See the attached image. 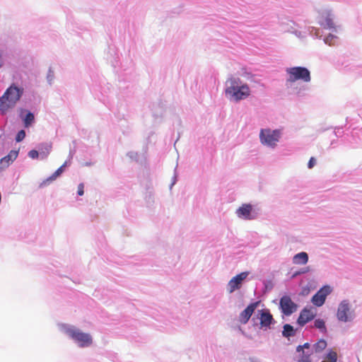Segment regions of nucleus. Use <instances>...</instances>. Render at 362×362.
<instances>
[{
	"label": "nucleus",
	"instance_id": "26",
	"mask_svg": "<svg viewBox=\"0 0 362 362\" xmlns=\"http://www.w3.org/2000/svg\"><path fill=\"white\" fill-rule=\"evenodd\" d=\"M28 156L30 158H31L33 159H35V158H37V157L39 156V153L36 150H31L29 151Z\"/></svg>",
	"mask_w": 362,
	"mask_h": 362
},
{
	"label": "nucleus",
	"instance_id": "17",
	"mask_svg": "<svg viewBox=\"0 0 362 362\" xmlns=\"http://www.w3.org/2000/svg\"><path fill=\"white\" fill-rule=\"evenodd\" d=\"M18 152L17 151H11L9 153L0 160V168H7L18 157Z\"/></svg>",
	"mask_w": 362,
	"mask_h": 362
},
{
	"label": "nucleus",
	"instance_id": "21",
	"mask_svg": "<svg viewBox=\"0 0 362 362\" xmlns=\"http://www.w3.org/2000/svg\"><path fill=\"white\" fill-rule=\"evenodd\" d=\"M66 166V163H64L61 167H59L51 176H49L47 181H53L57 179V177H59L63 172L64 168Z\"/></svg>",
	"mask_w": 362,
	"mask_h": 362
},
{
	"label": "nucleus",
	"instance_id": "11",
	"mask_svg": "<svg viewBox=\"0 0 362 362\" xmlns=\"http://www.w3.org/2000/svg\"><path fill=\"white\" fill-rule=\"evenodd\" d=\"M258 315H259V324L262 328H269L270 325L274 322L273 316L268 309L258 310Z\"/></svg>",
	"mask_w": 362,
	"mask_h": 362
},
{
	"label": "nucleus",
	"instance_id": "18",
	"mask_svg": "<svg viewBox=\"0 0 362 362\" xmlns=\"http://www.w3.org/2000/svg\"><path fill=\"white\" fill-rule=\"evenodd\" d=\"M308 260V254L305 252L296 255L293 258V262L295 264H305Z\"/></svg>",
	"mask_w": 362,
	"mask_h": 362
},
{
	"label": "nucleus",
	"instance_id": "25",
	"mask_svg": "<svg viewBox=\"0 0 362 362\" xmlns=\"http://www.w3.org/2000/svg\"><path fill=\"white\" fill-rule=\"evenodd\" d=\"M326 346H327V342L325 340H324V339L318 340V350L319 349L323 350L326 348Z\"/></svg>",
	"mask_w": 362,
	"mask_h": 362
},
{
	"label": "nucleus",
	"instance_id": "20",
	"mask_svg": "<svg viewBox=\"0 0 362 362\" xmlns=\"http://www.w3.org/2000/svg\"><path fill=\"white\" fill-rule=\"evenodd\" d=\"M282 334L284 337L286 338L293 337L296 334V330L291 325L286 324L284 325V330L282 332Z\"/></svg>",
	"mask_w": 362,
	"mask_h": 362
},
{
	"label": "nucleus",
	"instance_id": "3",
	"mask_svg": "<svg viewBox=\"0 0 362 362\" xmlns=\"http://www.w3.org/2000/svg\"><path fill=\"white\" fill-rule=\"evenodd\" d=\"M230 85L226 89V94L235 101L247 98L250 95V90L247 84L239 86L240 79L230 78L228 80Z\"/></svg>",
	"mask_w": 362,
	"mask_h": 362
},
{
	"label": "nucleus",
	"instance_id": "5",
	"mask_svg": "<svg viewBox=\"0 0 362 362\" xmlns=\"http://www.w3.org/2000/svg\"><path fill=\"white\" fill-rule=\"evenodd\" d=\"M288 75L286 84H291L297 81L308 82L310 81V71L305 67L295 66L286 70Z\"/></svg>",
	"mask_w": 362,
	"mask_h": 362
},
{
	"label": "nucleus",
	"instance_id": "7",
	"mask_svg": "<svg viewBox=\"0 0 362 362\" xmlns=\"http://www.w3.org/2000/svg\"><path fill=\"white\" fill-rule=\"evenodd\" d=\"M68 334L81 347L88 346L92 344V337L89 334L74 329H69Z\"/></svg>",
	"mask_w": 362,
	"mask_h": 362
},
{
	"label": "nucleus",
	"instance_id": "28",
	"mask_svg": "<svg viewBox=\"0 0 362 362\" xmlns=\"http://www.w3.org/2000/svg\"><path fill=\"white\" fill-rule=\"evenodd\" d=\"M315 164V159L314 157H311L310 160H309V162H308V168H313Z\"/></svg>",
	"mask_w": 362,
	"mask_h": 362
},
{
	"label": "nucleus",
	"instance_id": "9",
	"mask_svg": "<svg viewBox=\"0 0 362 362\" xmlns=\"http://www.w3.org/2000/svg\"><path fill=\"white\" fill-rule=\"evenodd\" d=\"M296 351L298 354V362H311L310 356L313 354V351L310 344L305 343L303 346H298L296 349Z\"/></svg>",
	"mask_w": 362,
	"mask_h": 362
},
{
	"label": "nucleus",
	"instance_id": "6",
	"mask_svg": "<svg viewBox=\"0 0 362 362\" xmlns=\"http://www.w3.org/2000/svg\"><path fill=\"white\" fill-rule=\"evenodd\" d=\"M261 142L269 146H274L279 141L280 137V132L279 130H273L267 129H262L259 134Z\"/></svg>",
	"mask_w": 362,
	"mask_h": 362
},
{
	"label": "nucleus",
	"instance_id": "24",
	"mask_svg": "<svg viewBox=\"0 0 362 362\" xmlns=\"http://www.w3.org/2000/svg\"><path fill=\"white\" fill-rule=\"evenodd\" d=\"M25 136V132L24 130H21L18 132L17 135H16V141L17 142H20L21 141Z\"/></svg>",
	"mask_w": 362,
	"mask_h": 362
},
{
	"label": "nucleus",
	"instance_id": "29",
	"mask_svg": "<svg viewBox=\"0 0 362 362\" xmlns=\"http://www.w3.org/2000/svg\"><path fill=\"white\" fill-rule=\"evenodd\" d=\"M312 302L314 305H317V293L312 297Z\"/></svg>",
	"mask_w": 362,
	"mask_h": 362
},
{
	"label": "nucleus",
	"instance_id": "10",
	"mask_svg": "<svg viewBox=\"0 0 362 362\" xmlns=\"http://www.w3.org/2000/svg\"><path fill=\"white\" fill-rule=\"evenodd\" d=\"M259 303L260 301H257L248 305L247 308L240 313L238 317L239 322L243 325L246 324Z\"/></svg>",
	"mask_w": 362,
	"mask_h": 362
},
{
	"label": "nucleus",
	"instance_id": "22",
	"mask_svg": "<svg viewBox=\"0 0 362 362\" xmlns=\"http://www.w3.org/2000/svg\"><path fill=\"white\" fill-rule=\"evenodd\" d=\"M23 121L25 127H28L34 121V115L32 112H28Z\"/></svg>",
	"mask_w": 362,
	"mask_h": 362
},
{
	"label": "nucleus",
	"instance_id": "4",
	"mask_svg": "<svg viewBox=\"0 0 362 362\" xmlns=\"http://www.w3.org/2000/svg\"><path fill=\"white\" fill-rule=\"evenodd\" d=\"M355 317V310L351 301L348 299L342 300L338 305L337 320L342 322H350L354 320Z\"/></svg>",
	"mask_w": 362,
	"mask_h": 362
},
{
	"label": "nucleus",
	"instance_id": "27",
	"mask_svg": "<svg viewBox=\"0 0 362 362\" xmlns=\"http://www.w3.org/2000/svg\"><path fill=\"white\" fill-rule=\"evenodd\" d=\"M83 189H84L83 184V183L79 184L78 186V191H77V193L79 196L83 195V194H84Z\"/></svg>",
	"mask_w": 362,
	"mask_h": 362
},
{
	"label": "nucleus",
	"instance_id": "14",
	"mask_svg": "<svg viewBox=\"0 0 362 362\" xmlns=\"http://www.w3.org/2000/svg\"><path fill=\"white\" fill-rule=\"evenodd\" d=\"M252 211V206L250 204H244L240 207H239L236 214L238 217L243 218L245 219L251 220L255 218L254 216L251 215Z\"/></svg>",
	"mask_w": 362,
	"mask_h": 362
},
{
	"label": "nucleus",
	"instance_id": "12",
	"mask_svg": "<svg viewBox=\"0 0 362 362\" xmlns=\"http://www.w3.org/2000/svg\"><path fill=\"white\" fill-rule=\"evenodd\" d=\"M247 276L248 272H244L232 278L228 284L229 293H233L236 289L240 288L243 281L245 280Z\"/></svg>",
	"mask_w": 362,
	"mask_h": 362
},
{
	"label": "nucleus",
	"instance_id": "8",
	"mask_svg": "<svg viewBox=\"0 0 362 362\" xmlns=\"http://www.w3.org/2000/svg\"><path fill=\"white\" fill-rule=\"evenodd\" d=\"M280 308L284 315H291L297 310L298 306L289 296H284L280 299Z\"/></svg>",
	"mask_w": 362,
	"mask_h": 362
},
{
	"label": "nucleus",
	"instance_id": "19",
	"mask_svg": "<svg viewBox=\"0 0 362 362\" xmlns=\"http://www.w3.org/2000/svg\"><path fill=\"white\" fill-rule=\"evenodd\" d=\"M321 358L322 362H337V352L332 349H329L327 353L324 354Z\"/></svg>",
	"mask_w": 362,
	"mask_h": 362
},
{
	"label": "nucleus",
	"instance_id": "23",
	"mask_svg": "<svg viewBox=\"0 0 362 362\" xmlns=\"http://www.w3.org/2000/svg\"><path fill=\"white\" fill-rule=\"evenodd\" d=\"M318 332L323 334L327 332V328L324 320L320 319H318Z\"/></svg>",
	"mask_w": 362,
	"mask_h": 362
},
{
	"label": "nucleus",
	"instance_id": "2",
	"mask_svg": "<svg viewBox=\"0 0 362 362\" xmlns=\"http://www.w3.org/2000/svg\"><path fill=\"white\" fill-rule=\"evenodd\" d=\"M23 89L12 85L0 98V110L5 113L8 109L15 106L23 95Z\"/></svg>",
	"mask_w": 362,
	"mask_h": 362
},
{
	"label": "nucleus",
	"instance_id": "15",
	"mask_svg": "<svg viewBox=\"0 0 362 362\" xmlns=\"http://www.w3.org/2000/svg\"><path fill=\"white\" fill-rule=\"evenodd\" d=\"M315 317V313L311 309L304 308L300 313L298 318V323L300 326H303L309 321L312 320Z\"/></svg>",
	"mask_w": 362,
	"mask_h": 362
},
{
	"label": "nucleus",
	"instance_id": "13",
	"mask_svg": "<svg viewBox=\"0 0 362 362\" xmlns=\"http://www.w3.org/2000/svg\"><path fill=\"white\" fill-rule=\"evenodd\" d=\"M334 291V287L329 284H325L318 289V308L322 306L327 298Z\"/></svg>",
	"mask_w": 362,
	"mask_h": 362
},
{
	"label": "nucleus",
	"instance_id": "1",
	"mask_svg": "<svg viewBox=\"0 0 362 362\" xmlns=\"http://www.w3.org/2000/svg\"><path fill=\"white\" fill-rule=\"evenodd\" d=\"M334 16L332 10L328 7H322L318 11V24L323 30H328L329 33L321 34L318 31V38H322L325 44L332 45L337 41V36L334 34L338 32L339 26L337 25L334 21Z\"/></svg>",
	"mask_w": 362,
	"mask_h": 362
},
{
	"label": "nucleus",
	"instance_id": "16",
	"mask_svg": "<svg viewBox=\"0 0 362 362\" xmlns=\"http://www.w3.org/2000/svg\"><path fill=\"white\" fill-rule=\"evenodd\" d=\"M341 128L336 127L334 129L332 127H329L327 129L320 128L318 129V134L320 133L322 134V137H324L325 132H327V135L329 136V138L331 139V145L333 144V142L336 140V139L338 137V134L341 133Z\"/></svg>",
	"mask_w": 362,
	"mask_h": 362
}]
</instances>
